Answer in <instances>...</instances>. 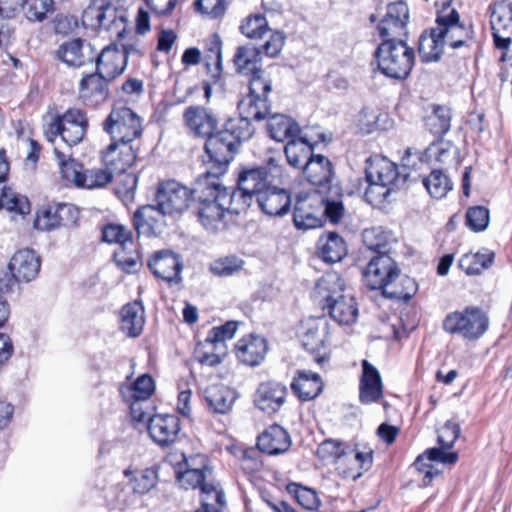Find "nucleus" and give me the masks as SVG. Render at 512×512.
<instances>
[{
    "mask_svg": "<svg viewBox=\"0 0 512 512\" xmlns=\"http://www.w3.org/2000/svg\"><path fill=\"white\" fill-rule=\"evenodd\" d=\"M313 298L318 305L328 310L337 323L350 325L356 321L358 308L355 299L345 293V284L337 273H326L317 281Z\"/></svg>",
    "mask_w": 512,
    "mask_h": 512,
    "instance_id": "1",
    "label": "nucleus"
},
{
    "mask_svg": "<svg viewBox=\"0 0 512 512\" xmlns=\"http://www.w3.org/2000/svg\"><path fill=\"white\" fill-rule=\"evenodd\" d=\"M460 434V426L453 420H448L438 430V443L440 448H429L420 454L413 463V466L418 472L424 473L422 479L423 486H429L434 477L440 475V471L435 468L430 462L437 461L443 464H455L458 460L457 452H446L445 450L451 449L458 439Z\"/></svg>",
    "mask_w": 512,
    "mask_h": 512,
    "instance_id": "2",
    "label": "nucleus"
},
{
    "mask_svg": "<svg viewBox=\"0 0 512 512\" xmlns=\"http://www.w3.org/2000/svg\"><path fill=\"white\" fill-rule=\"evenodd\" d=\"M416 161L420 166L424 165L419 153H411L407 150L402 159V169L399 170L398 166L386 157H370L365 167L367 181H376L399 190L412 176V170L419 169Z\"/></svg>",
    "mask_w": 512,
    "mask_h": 512,
    "instance_id": "3",
    "label": "nucleus"
},
{
    "mask_svg": "<svg viewBox=\"0 0 512 512\" xmlns=\"http://www.w3.org/2000/svg\"><path fill=\"white\" fill-rule=\"evenodd\" d=\"M378 69L387 77L405 79L414 66L415 53L402 39H386L375 51Z\"/></svg>",
    "mask_w": 512,
    "mask_h": 512,
    "instance_id": "4",
    "label": "nucleus"
},
{
    "mask_svg": "<svg viewBox=\"0 0 512 512\" xmlns=\"http://www.w3.org/2000/svg\"><path fill=\"white\" fill-rule=\"evenodd\" d=\"M489 328V317L479 307L468 306L462 311H454L446 315L443 329L452 335H459L468 341L480 339Z\"/></svg>",
    "mask_w": 512,
    "mask_h": 512,
    "instance_id": "5",
    "label": "nucleus"
},
{
    "mask_svg": "<svg viewBox=\"0 0 512 512\" xmlns=\"http://www.w3.org/2000/svg\"><path fill=\"white\" fill-rule=\"evenodd\" d=\"M103 129L111 141L132 144L143 132L141 118L129 107L117 106L103 122Z\"/></svg>",
    "mask_w": 512,
    "mask_h": 512,
    "instance_id": "6",
    "label": "nucleus"
},
{
    "mask_svg": "<svg viewBox=\"0 0 512 512\" xmlns=\"http://www.w3.org/2000/svg\"><path fill=\"white\" fill-rule=\"evenodd\" d=\"M451 0H444L439 11L436 23L439 31L438 37H442L445 44L453 49L468 46L474 38V30L471 25L460 23V16L455 9L449 8Z\"/></svg>",
    "mask_w": 512,
    "mask_h": 512,
    "instance_id": "7",
    "label": "nucleus"
},
{
    "mask_svg": "<svg viewBox=\"0 0 512 512\" xmlns=\"http://www.w3.org/2000/svg\"><path fill=\"white\" fill-rule=\"evenodd\" d=\"M323 217V199L319 192L298 195L293 214V221L298 229L309 230L321 227Z\"/></svg>",
    "mask_w": 512,
    "mask_h": 512,
    "instance_id": "8",
    "label": "nucleus"
},
{
    "mask_svg": "<svg viewBox=\"0 0 512 512\" xmlns=\"http://www.w3.org/2000/svg\"><path fill=\"white\" fill-rule=\"evenodd\" d=\"M192 200V192L176 180L159 183L156 192V202L164 214L173 215L184 212Z\"/></svg>",
    "mask_w": 512,
    "mask_h": 512,
    "instance_id": "9",
    "label": "nucleus"
},
{
    "mask_svg": "<svg viewBox=\"0 0 512 512\" xmlns=\"http://www.w3.org/2000/svg\"><path fill=\"white\" fill-rule=\"evenodd\" d=\"M400 269L393 258H371L363 271V278L371 290L390 289L393 282L399 277Z\"/></svg>",
    "mask_w": 512,
    "mask_h": 512,
    "instance_id": "10",
    "label": "nucleus"
},
{
    "mask_svg": "<svg viewBox=\"0 0 512 512\" xmlns=\"http://www.w3.org/2000/svg\"><path fill=\"white\" fill-rule=\"evenodd\" d=\"M82 22L93 29L115 33L119 37L125 31L124 18L111 5L89 6L83 12Z\"/></svg>",
    "mask_w": 512,
    "mask_h": 512,
    "instance_id": "11",
    "label": "nucleus"
},
{
    "mask_svg": "<svg viewBox=\"0 0 512 512\" xmlns=\"http://www.w3.org/2000/svg\"><path fill=\"white\" fill-rule=\"evenodd\" d=\"M168 461L179 466L177 471V481L183 489H202V485L206 484V472L208 471L207 465L204 463V459L199 457L201 464L199 467H194L186 455L181 451L171 452L167 456ZM197 458H191V461H195Z\"/></svg>",
    "mask_w": 512,
    "mask_h": 512,
    "instance_id": "12",
    "label": "nucleus"
},
{
    "mask_svg": "<svg viewBox=\"0 0 512 512\" xmlns=\"http://www.w3.org/2000/svg\"><path fill=\"white\" fill-rule=\"evenodd\" d=\"M409 19V8L403 1L390 3L387 6L385 17L378 25V31L383 38L386 39H400L401 36L406 34V25Z\"/></svg>",
    "mask_w": 512,
    "mask_h": 512,
    "instance_id": "13",
    "label": "nucleus"
},
{
    "mask_svg": "<svg viewBox=\"0 0 512 512\" xmlns=\"http://www.w3.org/2000/svg\"><path fill=\"white\" fill-rule=\"evenodd\" d=\"M77 210L70 204H56L41 208L34 221L35 228L42 231H50L61 225H69L75 222Z\"/></svg>",
    "mask_w": 512,
    "mask_h": 512,
    "instance_id": "14",
    "label": "nucleus"
},
{
    "mask_svg": "<svg viewBox=\"0 0 512 512\" xmlns=\"http://www.w3.org/2000/svg\"><path fill=\"white\" fill-rule=\"evenodd\" d=\"M189 132L199 138H208L218 126L215 113L203 106H189L183 114Z\"/></svg>",
    "mask_w": 512,
    "mask_h": 512,
    "instance_id": "15",
    "label": "nucleus"
},
{
    "mask_svg": "<svg viewBox=\"0 0 512 512\" xmlns=\"http://www.w3.org/2000/svg\"><path fill=\"white\" fill-rule=\"evenodd\" d=\"M287 387L276 381L261 383L254 394L255 406L266 414L278 412L285 404Z\"/></svg>",
    "mask_w": 512,
    "mask_h": 512,
    "instance_id": "16",
    "label": "nucleus"
},
{
    "mask_svg": "<svg viewBox=\"0 0 512 512\" xmlns=\"http://www.w3.org/2000/svg\"><path fill=\"white\" fill-rule=\"evenodd\" d=\"M147 430L151 439L159 446H169L178 437L180 419L172 414H157L149 418Z\"/></svg>",
    "mask_w": 512,
    "mask_h": 512,
    "instance_id": "17",
    "label": "nucleus"
},
{
    "mask_svg": "<svg viewBox=\"0 0 512 512\" xmlns=\"http://www.w3.org/2000/svg\"><path fill=\"white\" fill-rule=\"evenodd\" d=\"M303 174L308 182L322 188L323 191L329 190L332 185H339L331 161L323 155H314L303 166Z\"/></svg>",
    "mask_w": 512,
    "mask_h": 512,
    "instance_id": "18",
    "label": "nucleus"
},
{
    "mask_svg": "<svg viewBox=\"0 0 512 512\" xmlns=\"http://www.w3.org/2000/svg\"><path fill=\"white\" fill-rule=\"evenodd\" d=\"M383 396V383L378 369L368 360L362 361V374L359 381V401L370 405Z\"/></svg>",
    "mask_w": 512,
    "mask_h": 512,
    "instance_id": "19",
    "label": "nucleus"
},
{
    "mask_svg": "<svg viewBox=\"0 0 512 512\" xmlns=\"http://www.w3.org/2000/svg\"><path fill=\"white\" fill-rule=\"evenodd\" d=\"M136 159V150L132 144L112 141L103 152L102 160L112 174L125 173Z\"/></svg>",
    "mask_w": 512,
    "mask_h": 512,
    "instance_id": "20",
    "label": "nucleus"
},
{
    "mask_svg": "<svg viewBox=\"0 0 512 512\" xmlns=\"http://www.w3.org/2000/svg\"><path fill=\"white\" fill-rule=\"evenodd\" d=\"M329 334V322L325 316L310 317L302 323L301 343L310 353L324 347Z\"/></svg>",
    "mask_w": 512,
    "mask_h": 512,
    "instance_id": "21",
    "label": "nucleus"
},
{
    "mask_svg": "<svg viewBox=\"0 0 512 512\" xmlns=\"http://www.w3.org/2000/svg\"><path fill=\"white\" fill-rule=\"evenodd\" d=\"M55 57L69 67L79 68L94 59L89 44L82 39H73L62 43L55 51Z\"/></svg>",
    "mask_w": 512,
    "mask_h": 512,
    "instance_id": "22",
    "label": "nucleus"
},
{
    "mask_svg": "<svg viewBox=\"0 0 512 512\" xmlns=\"http://www.w3.org/2000/svg\"><path fill=\"white\" fill-rule=\"evenodd\" d=\"M235 350L237 358L243 364L257 366L264 360L268 346L264 337L249 334L238 340Z\"/></svg>",
    "mask_w": 512,
    "mask_h": 512,
    "instance_id": "23",
    "label": "nucleus"
},
{
    "mask_svg": "<svg viewBox=\"0 0 512 512\" xmlns=\"http://www.w3.org/2000/svg\"><path fill=\"white\" fill-rule=\"evenodd\" d=\"M165 215L159 205H144L134 213L133 225L138 236H151L165 225Z\"/></svg>",
    "mask_w": 512,
    "mask_h": 512,
    "instance_id": "24",
    "label": "nucleus"
},
{
    "mask_svg": "<svg viewBox=\"0 0 512 512\" xmlns=\"http://www.w3.org/2000/svg\"><path fill=\"white\" fill-rule=\"evenodd\" d=\"M205 151L210 159L219 165L229 164L237 151V146L233 143L229 134L221 129L212 133L205 142Z\"/></svg>",
    "mask_w": 512,
    "mask_h": 512,
    "instance_id": "25",
    "label": "nucleus"
},
{
    "mask_svg": "<svg viewBox=\"0 0 512 512\" xmlns=\"http://www.w3.org/2000/svg\"><path fill=\"white\" fill-rule=\"evenodd\" d=\"M261 210L271 216L286 214L291 206V195L283 188L271 185L256 199Z\"/></svg>",
    "mask_w": 512,
    "mask_h": 512,
    "instance_id": "26",
    "label": "nucleus"
},
{
    "mask_svg": "<svg viewBox=\"0 0 512 512\" xmlns=\"http://www.w3.org/2000/svg\"><path fill=\"white\" fill-rule=\"evenodd\" d=\"M62 141L68 146L79 144L87 131L88 120L79 109H69L62 116Z\"/></svg>",
    "mask_w": 512,
    "mask_h": 512,
    "instance_id": "27",
    "label": "nucleus"
},
{
    "mask_svg": "<svg viewBox=\"0 0 512 512\" xmlns=\"http://www.w3.org/2000/svg\"><path fill=\"white\" fill-rule=\"evenodd\" d=\"M104 75L96 70L95 73L83 77L79 83L80 98L90 104L104 102L109 96V83Z\"/></svg>",
    "mask_w": 512,
    "mask_h": 512,
    "instance_id": "28",
    "label": "nucleus"
},
{
    "mask_svg": "<svg viewBox=\"0 0 512 512\" xmlns=\"http://www.w3.org/2000/svg\"><path fill=\"white\" fill-rule=\"evenodd\" d=\"M97 71L108 80L113 81L120 76L126 67V56L116 45L105 47L96 60Z\"/></svg>",
    "mask_w": 512,
    "mask_h": 512,
    "instance_id": "29",
    "label": "nucleus"
},
{
    "mask_svg": "<svg viewBox=\"0 0 512 512\" xmlns=\"http://www.w3.org/2000/svg\"><path fill=\"white\" fill-rule=\"evenodd\" d=\"M273 184L267 168H250L239 173L238 186L255 200Z\"/></svg>",
    "mask_w": 512,
    "mask_h": 512,
    "instance_id": "30",
    "label": "nucleus"
},
{
    "mask_svg": "<svg viewBox=\"0 0 512 512\" xmlns=\"http://www.w3.org/2000/svg\"><path fill=\"white\" fill-rule=\"evenodd\" d=\"M257 446L264 453L278 455L289 449L291 440L287 431L275 424L267 428L258 437Z\"/></svg>",
    "mask_w": 512,
    "mask_h": 512,
    "instance_id": "31",
    "label": "nucleus"
},
{
    "mask_svg": "<svg viewBox=\"0 0 512 512\" xmlns=\"http://www.w3.org/2000/svg\"><path fill=\"white\" fill-rule=\"evenodd\" d=\"M372 465V452H359L350 448L348 454L341 463L338 464L339 474L346 479L357 480L364 471L370 469Z\"/></svg>",
    "mask_w": 512,
    "mask_h": 512,
    "instance_id": "32",
    "label": "nucleus"
},
{
    "mask_svg": "<svg viewBox=\"0 0 512 512\" xmlns=\"http://www.w3.org/2000/svg\"><path fill=\"white\" fill-rule=\"evenodd\" d=\"M144 323V306L140 300H135L123 306L120 313V329L127 336H139L143 330Z\"/></svg>",
    "mask_w": 512,
    "mask_h": 512,
    "instance_id": "33",
    "label": "nucleus"
},
{
    "mask_svg": "<svg viewBox=\"0 0 512 512\" xmlns=\"http://www.w3.org/2000/svg\"><path fill=\"white\" fill-rule=\"evenodd\" d=\"M292 391L302 401H309L316 398L323 389V383L317 373L299 370L297 377L291 383Z\"/></svg>",
    "mask_w": 512,
    "mask_h": 512,
    "instance_id": "34",
    "label": "nucleus"
},
{
    "mask_svg": "<svg viewBox=\"0 0 512 512\" xmlns=\"http://www.w3.org/2000/svg\"><path fill=\"white\" fill-rule=\"evenodd\" d=\"M267 131L269 136L278 142L294 139L300 132L299 125L289 116L273 114L268 117Z\"/></svg>",
    "mask_w": 512,
    "mask_h": 512,
    "instance_id": "35",
    "label": "nucleus"
},
{
    "mask_svg": "<svg viewBox=\"0 0 512 512\" xmlns=\"http://www.w3.org/2000/svg\"><path fill=\"white\" fill-rule=\"evenodd\" d=\"M225 188L215 174L206 172L195 181L194 188L191 190L192 198L195 197L200 204L215 202Z\"/></svg>",
    "mask_w": 512,
    "mask_h": 512,
    "instance_id": "36",
    "label": "nucleus"
},
{
    "mask_svg": "<svg viewBox=\"0 0 512 512\" xmlns=\"http://www.w3.org/2000/svg\"><path fill=\"white\" fill-rule=\"evenodd\" d=\"M208 407L215 413L225 414L232 409L236 396L234 391L223 385H213L204 392Z\"/></svg>",
    "mask_w": 512,
    "mask_h": 512,
    "instance_id": "37",
    "label": "nucleus"
},
{
    "mask_svg": "<svg viewBox=\"0 0 512 512\" xmlns=\"http://www.w3.org/2000/svg\"><path fill=\"white\" fill-rule=\"evenodd\" d=\"M261 61V52L253 45L238 47L233 57L236 70L246 76L261 70Z\"/></svg>",
    "mask_w": 512,
    "mask_h": 512,
    "instance_id": "38",
    "label": "nucleus"
},
{
    "mask_svg": "<svg viewBox=\"0 0 512 512\" xmlns=\"http://www.w3.org/2000/svg\"><path fill=\"white\" fill-rule=\"evenodd\" d=\"M155 391L154 379L149 374H142L134 382L120 387L121 396L125 401L147 400Z\"/></svg>",
    "mask_w": 512,
    "mask_h": 512,
    "instance_id": "39",
    "label": "nucleus"
},
{
    "mask_svg": "<svg viewBox=\"0 0 512 512\" xmlns=\"http://www.w3.org/2000/svg\"><path fill=\"white\" fill-rule=\"evenodd\" d=\"M363 241L367 249L377 254V256H389L394 252L393 245L395 241L391 235L384 232L381 228L367 229L363 232Z\"/></svg>",
    "mask_w": 512,
    "mask_h": 512,
    "instance_id": "40",
    "label": "nucleus"
},
{
    "mask_svg": "<svg viewBox=\"0 0 512 512\" xmlns=\"http://www.w3.org/2000/svg\"><path fill=\"white\" fill-rule=\"evenodd\" d=\"M312 151V146L304 138L288 141L284 149L289 165L302 171L303 166L314 157Z\"/></svg>",
    "mask_w": 512,
    "mask_h": 512,
    "instance_id": "41",
    "label": "nucleus"
},
{
    "mask_svg": "<svg viewBox=\"0 0 512 512\" xmlns=\"http://www.w3.org/2000/svg\"><path fill=\"white\" fill-rule=\"evenodd\" d=\"M438 34L437 27H434L429 33L421 35L418 50L423 62H433L440 59L446 44L442 37H438Z\"/></svg>",
    "mask_w": 512,
    "mask_h": 512,
    "instance_id": "42",
    "label": "nucleus"
},
{
    "mask_svg": "<svg viewBox=\"0 0 512 512\" xmlns=\"http://www.w3.org/2000/svg\"><path fill=\"white\" fill-rule=\"evenodd\" d=\"M322 193L324 216L332 223H339L345 214L342 188L340 185H332L329 190Z\"/></svg>",
    "mask_w": 512,
    "mask_h": 512,
    "instance_id": "43",
    "label": "nucleus"
},
{
    "mask_svg": "<svg viewBox=\"0 0 512 512\" xmlns=\"http://www.w3.org/2000/svg\"><path fill=\"white\" fill-rule=\"evenodd\" d=\"M148 267L153 274L166 282H179L182 264L178 258H149Z\"/></svg>",
    "mask_w": 512,
    "mask_h": 512,
    "instance_id": "44",
    "label": "nucleus"
},
{
    "mask_svg": "<svg viewBox=\"0 0 512 512\" xmlns=\"http://www.w3.org/2000/svg\"><path fill=\"white\" fill-rule=\"evenodd\" d=\"M253 200L254 198L249 193L239 187L234 190L222 189V194L219 195L218 199L220 206H224L227 212L235 214L245 211Z\"/></svg>",
    "mask_w": 512,
    "mask_h": 512,
    "instance_id": "45",
    "label": "nucleus"
},
{
    "mask_svg": "<svg viewBox=\"0 0 512 512\" xmlns=\"http://www.w3.org/2000/svg\"><path fill=\"white\" fill-rule=\"evenodd\" d=\"M124 475L130 478V485L134 493L146 494L151 491L158 481L157 472L154 469L147 468L139 471L130 469L124 470Z\"/></svg>",
    "mask_w": 512,
    "mask_h": 512,
    "instance_id": "46",
    "label": "nucleus"
},
{
    "mask_svg": "<svg viewBox=\"0 0 512 512\" xmlns=\"http://www.w3.org/2000/svg\"><path fill=\"white\" fill-rule=\"evenodd\" d=\"M222 130L224 133L229 134L237 147L243 141L249 140L255 131L250 120H247V117H242L241 115L227 120Z\"/></svg>",
    "mask_w": 512,
    "mask_h": 512,
    "instance_id": "47",
    "label": "nucleus"
},
{
    "mask_svg": "<svg viewBox=\"0 0 512 512\" xmlns=\"http://www.w3.org/2000/svg\"><path fill=\"white\" fill-rule=\"evenodd\" d=\"M54 154L57 158L62 177L66 181L75 184L77 187H81L83 166L72 159L70 155H66L64 152L60 151L57 147L54 148Z\"/></svg>",
    "mask_w": 512,
    "mask_h": 512,
    "instance_id": "48",
    "label": "nucleus"
},
{
    "mask_svg": "<svg viewBox=\"0 0 512 512\" xmlns=\"http://www.w3.org/2000/svg\"><path fill=\"white\" fill-rule=\"evenodd\" d=\"M198 218L206 230L215 231L222 224L226 209L220 206V201L200 204Z\"/></svg>",
    "mask_w": 512,
    "mask_h": 512,
    "instance_id": "49",
    "label": "nucleus"
},
{
    "mask_svg": "<svg viewBox=\"0 0 512 512\" xmlns=\"http://www.w3.org/2000/svg\"><path fill=\"white\" fill-rule=\"evenodd\" d=\"M41 267L40 258H10L8 269L12 270L22 282L34 280Z\"/></svg>",
    "mask_w": 512,
    "mask_h": 512,
    "instance_id": "50",
    "label": "nucleus"
},
{
    "mask_svg": "<svg viewBox=\"0 0 512 512\" xmlns=\"http://www.w3.org/2000/svg\"><path fill=\"white\" fill-rule=\"evenodd\" d=\"M422 182L428 193L436 199L445 197L453 188L449 177L439 169L431 171L430 175L424 177Z\"/></svg>",
    "mask_w": 512,
    "mask_h": 512,
    "instance_id": "51",
    "label": "nucleus"
},
{
    "mask_svg": "<svg viewBox=\"0 0 512 512\" xmlns=\"http://www.w3.org/2000/svg\"><path fill=\"white\" fill-rule=\"evenodd\" d=\"M0 209L24 216L30 213V203L26 196L10 188H3L0 189Z\"/></svg>",
    "mask_w": 512,
    "mask_h": 512,
    "instance_id": "52",
    "label": "nucleus"
},
{
    "mask_svg": "<svg viewBox=\"0 0 512 512\" xmlns=\"http://www.w3.org/2000/svg\"><path fill=\"white\" fill-rule=\"evenodd\" d=\"M286 491L294 497L300 506L307 510H316L321 505L317 492L296 482L286 485Z\"/></svg>",
    "mask_w": 512,
    "mask_h": 512,
    "instance_id": "53",
    "label": "nucleus"
},
{
    "mask_svg": "<svg viewBox=\"0 0 512 512\" xmlns=\"http://www.w3.org/2000/svg\"><path fill=\"white\" fill-rule=\"evenodd\" d=\"M490 24L492 31L506 32L512 24V5L505 2H497L490 5Z\"/></svg>",
    "mask_w": 512,
    "mask_h": 512,
    "instance_id": "54",
    "label": "nucleus"
},
{
    "mask_svg": "<svg viewBox=\"0 0 512 512\" xmlns=\"http://www.w3.org/2000/svg\"><path fill=\"white\" fill-rule=\"evenodd\" d=\"M207 73L216 82L222 72V42L218 35H213L211 46L204 58Z\"/></svg>",
    "mask_w": 512,
    "mask_h": 512,
    "instance_id": "55",
    "label": "nucleus"
},
{
    "mask_svg": "<svg viewBox=\"0 0 512 512\" xmlns=\"http://www.w3.org/2000/svg\"><path fill=\"white\" fill-rule=\"evenodd\" d=\"M451 112L445 106L434 105L431 115L426 119V125L434 135H443L450 130Z\"/></svg>",
    "mask_w": 512,
    "mask_h": 512,
    "instance_id": "56",
    "label": "nucleus"
},
{
    "mask_svg": "<svg viewBox=\"0 0 512 512\" xmlns=\"http://www.w3.org/2000/svg\"><path fill=\"white\" fill-rule=\"evenodd\" d=\"M226 350L216 348V344L209 341L208 338L195 349V357L202 364L210 367L221 363L225 356Z\"/></svg>",
    "mask_w": 512,
    "mask_h": 512,
    "instance_id": "57",
    "label": "nucleus"
},
{
    "mask_svg": "<svg viewBox=\"0 0 512 512\" xmlns=\"http://www.w3.org/2000/svg\"><path fill=\"white\" fill-rule=\"evenodd\" d=\"M318 247L323 256H346L347 254L345 240L335 232L322 235L318 240Z\"/></svg>",
    "mask_w": 512,
    "mask_h": 512,
    "instance_id": "58",
    "label": "nucleus"
},
{
    "mask_svg": "<svg viewBox=\"0 0 512 512\" xmlns=\"http://www.w3.org/2000/svg\"><path fill=\"white\" fill-rule=\"evenodd\" d=\"M53 0H22V8L29 21L41 22L53 10Z\"/></svg>",
    "mask_w": 512,
    "mask_h": 512,
    "instance_id": "59",
    "label": "nucleus"
},
{
    "mask_svg": "<svg viewBox=\"0 0 512 512\" xmlns=\"http://www.w3.org/2000/svg\"><path fill=\"white\" fill-rule=\"evenodd\" d=\"M113 174L106 167L83 170L81 188L94 189L104 187L112 181Z\"/></svg>",
    "mask_w": 512,
    "mask_h": 512,
    "instance_id": "60",
    "label": "nucleus"
},
{
    "mask_svg": "<svg viewBox=\"0 0 512 512\" xmlns=\"http://www.w3.org/2000/svg\"><path fill=\"white\" fill-rule=\"evenodd\" d=\"M417 291V282L409 276H403L401 278V286H391L390 289H385L384 296L389 299L408 302L414 297Z\"/></svg>",
    "mask_w": 512,
    "mask_h": 512,
    "instance_id": "61",
    "label": "nucleus"
},
{
    "mask_svg": "<svg viewBox=\"0 0 512 512\" xmlns=\"http://www.w3.org/2000/svg\"><path fill=\"white\" fill-rule=\"evenodd\" d=\"M102 237L105 242L121 245L129 249L132 241L131 231L121 224H108L103 228Z\"/></svg>",
    "mask_w": 512,
    "mask_h": 512,
    "instance_id": "62",
    "label": "nucleus"
},
{
    "mask_svg": "<svg viewBox=\"0 0 512 512\" xmlns=\"http://www.w3.org/2000/svg\"><path fill=\"white\" fill-rule=\"evenodd\" d=\"M351 447L337 440L323 441L317 450V454L324 460H335L338 464L342 462Z\"/></svg>",
    "mask_w": 512,
    "mask_h": 512,
    "instance_id": "63",
    "label": "nucleus"
},
{
    "mask_svg": "<svg viewBox=\"0 0 512 512\" xmlns=\"http://www.w3.org/2000/svg\"><path fill=\"white\" fill-rule=\"evenodd\" d=\"M242 34L250 39H261L269 32L267 20L262 15H253L246 18L241 26Z\"/></svg>",
    "mask_w": 512,
    "mask_h": 512,
    "instance_id": "64",
    "label": "nucleus"
}]
</instances>
